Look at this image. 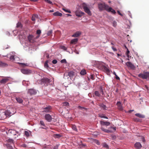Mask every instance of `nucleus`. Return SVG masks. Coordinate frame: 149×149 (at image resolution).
<instances>
[{"instance_id": "obj_29", "label": "nucleus", "mask_w": 149, "mask_h": 149, "mask_svg": "<svg viewBox=\"0 0 149 149\" xmlns=\"http://www.w3.org/2000/svg\"><path fill=\"white\" fill-rule=\"evenodd\" d=\"M16 100L19 103H22L23 102V100L20 97H16Z\"/></svg>"}, {"instance_id": "obj_38", "label": "nucleus", "mask_w": 149, "mask_h": 149, "mask_svg": "<svg viewBox=\"0 0 149 149\" xmlns=\"http://www.w3.org/2000/svg\"><path fill=\"white\" fill-rule=\"evenodd\" d=\"M71 127L72 129L75 131H77V129L76 128V126L74 125H72L71 126Z\"/></svg>"}, {"instance_id": "obj_36", "label": "nucleus", "mask_w": 149, "mask_h": 149, "mask_svg": "<svg viewBox=\"0 0 149 149\" xmlns=\"http://www.w3.org/2000/svg\"><path fill=\"white\" fill-rule=\"evenodd\" d=\"M146 76V79H149V72H144Z\"/></svg>"}, {"instance_id": "obj_50", "label": "nucleus", "mask_w": 149, "mask_h": 149, "mask_svg": "<svg viewBox=\"0 0 149 149\" xmlns=\"http://www.w3.org/2000/svg\"><path fill=\"white\" fill-rule=\"evenodd\" d=\"M20 65L23 66H26V64L24 63H19Z\"/></svg>"}, {"instance_id": "obj_10", "label": "nucleus", "mask_w": 149, "mask_h": 149, "mask_svg": "<svg viewBox=\"0 0 149 149\" xmlns=\"http://www.w3.org/2000/svg\"><path fill=\"white\" fill-rule=\"evenodd\" d=\"M10 77H6L2 79L0 81V83L1 84H5L9 80Z\"/></svg>"}, {"instance_id": "obj_30", "label": "nucleus", "mask_w": 149, "mask_h": 149, "mask_svg": "<svg viewBox=\"0 0 149 149\" xmlns=\"http://www.w3.org/2000/svg\"><path fill=\"white\" fill-rule=\"evenodd\" d=\"M38 16L37 15H33L32 16V20L33 21H35L36 18H38Z\"/></svg>"}, {"instance_id": "obj_20", "label": "nucleus", "mask_w": 149, "mask_h": 149, "mask_svg": "<svg viewBox=\"0 0 149 149\" xmlns=\"http://www.w3.org/2000/svg\"><path fill=\"white\" fill-rule=\"evenodd\" d=\"M103 68L104 70L105 71L107 74H108L110 72V70L106 66H104Z\"/></svg>"}, {"instance_id": "obj_56", "label": "nucleus", "mask_w": 149, "mask_h": 149, "mask_svg": "<svg viewBox=\"0 0 149 149\" xmlns=\"http://www.w3.org/2000/svg\"><path fill=\"white\" fill-rule=\"evenodd\" d=\"M117 12V13H118V14L119 15H121V16H123L122 14L120 13V12L118 10Z\"/></svg>"}, {"instance_id": "obj_17", "label": "nucleus", "mask_w": 149, "mask_h": 149, "mask_svg": "<svg viewBox=\"0 0 149 149\" xmlns=\"http://www.w3.org/2000/svg\"><path fill=\"white\" fill-rule=\"evenodd\" d=\"M135 147L137 149H140L142 147V145L140 142H136L134 144Z\"/></svg>"}, {"instance_id": "obj_60", "label": "nucleus", "mask_w": 149, "mask_h": 149, "mask_svg": "<svg viewBox=\"0 0 149 149\" xmlns=\"http://www.w3.org/2000/svg\"><path fill=\"white\" fill-rule=\"evenodd\" d=\"M22 146L25 148L27 147V145L26 144H23Z\"/></svg>"}, {"instance_id": "obj_9", "label": "nucleus", "mask_w": 149, "mask_h": 149, "mask_svg": "<svg viewBox=\"0 0 149 149\" xmlns=\"http://www.w3.org/2000/svg\"><path fill=\"white\" fill-rule=\"evenodd\" d=\"M75 13L76 15L78 17H81L84 15V13L78 10L76 11L75 12Z\"/></svg>"}, {"instance_id": "obj_49", "label": "nucleus", "mask_w": 149, "mask_h": 149, "mask_svg": "<svg viewBox=\"0 0 149 149\" xmlns=\"http://www.w3.org/2000/svg\"><path fill=\"white\" fill-rule=\"evenodd\" d=\"M63 10H64L65 11L66 13H71V11L70 10H68L65 9L64 8H63Z\"/></svg>"}, {"instance_id": "obj_26", "label": "nucleus", "mask_w": 149, "mask_h": 149, "mask_svg": "<svg viewBox=\"0 0 149 149\" xmlns=\"http://www.w3.org/2000/svg\"><path fill=\"white\" fill-rule=\"evenodd\" d=\"M99 105L100 107H101L102 108L103 110H104L107 109V107L104 104H100Z\"/></svg>"}, {"instance_id": "obj_2", "label": "nucleus", "mask_w": 149, "mask_h": 149, "mask_svg": "<svg viewBox=\"0 0 149 149\" xmlns=\"http://www.w3.org/2000/svg\"><path fill=\"white\" fill-rule=\"evenodd\" d=\"M16 112V111L14 108H11L9 110H7L5 112V115L7 117H9L12 115H13Z\"/></svg>"}, {"instance_id": "obj_51", "label": "nucleus", "mask_w": 149, "mask_h": 149, "mask_svg": "<svg viewBox=\"0 0 149 149\" xmlns=\"http://www.w3.org/2000/svg\"><path fill=\"white\" fill-rule=\"evenodd\" d=\"M61 48L65 50H66V48L64 46H62L61 47Z\"/></svg>"}, {"instance_id": "obj_6", "label": "nucleus", "mask_w": 149, "mask_h": 149, "mask_svg": "<svg viewBox=\"0 0 149 149\" xmlns=\"http://www.w3.org/2000/svg\"><path fill=\"white\" fill-rule=\"evenodd\" d=\"M126 65L129 68L132 70L135 69L136 67L133 64L130 62H127L126 63Z\"/></svg>"}, {"instance_id": "obj_63", "label": "nucleus", "mask_w": 149, "mask_h": 149, "mask_svg": "<svg viewBox=\"0 0 149 149\" xmlns=\"http://www.w3.org/2000/svg\"><path fill=\"white\" fill-rule=\"evenodd\" d=\"M56 135L58 136V137H60L61 136L60 134H57Z\"/></svg>"}, {"instance_id": "obj_62", "label": "nucleus", "mask_w": 149, "mask_h": 149, "mask_svg": "<svg viewBox=\"0 0 149 149\" xmlns=\"http://www.w3.org/2000/svg\"><path fill=\"white\" fill-rule=\"evenodd\" d=\"M112 128L114 131H116V127H111Z\"/></svg>"}, {"instance_id": "obj_25", "label": "nucleus", "mask_w": 149, "mask_h": 149, "mask_svg": "<svg viewBox=\"0 0 149 149\" xmlns=\"http://www.w3.org/2000/svg\"><path fill=\"white\" fill-rule=\"evenodd\" d=\"M53 15L55 16H61L62 15V14L61 13H60L58 12H56L54 13L53 14Z\"/></svg>"}, {"instance_id": "obj_8", "label": "nucleus", "mask_w": 149, "mask_h": 149, "mask_svg": "<svg viewBox=\"0 0 149 149\" xmlns=\"http://www.w3.org/2000/svg\"><path fill=\"white\" fill-rule=\"evenodd\" d=\"M21 72L24 74H30L31 72V70L26 69H22L21 70Z\"/></svg>"}, {"instance_id": "obj_40", "label": "nucleus", "mask_w": 149, "mask_h": 149, "mask_svg": "<svg viewBox=\"0 0 149 149\" xmlns=\"http://www.w3.org/2000/svg\"><path fill=\"white\" fill-rule=\"evenodd\" d=\"M78 108L79 109H81L82 110H83V109H84L85 110H87V108H85V107H81L80 106H79L78 107Z\"/></svg>"}, {"instance_id": "obj_33", "label": "nucleus", "mask_w": 149, "mask_h": 149, "mask_svg": "<svg viewBox=\"0 0 149 149\" xmlns=\"http://www.w3.org/2000/svg\"><path fill=\"white\" fill-rule=\"evenodd\" d=\"M80 74L81 75H84L86 74V70L84 69H83L80 72Z\"/></svg>"}, {"instance_id": "obj_12", "label": "nucleus", "mask_w": 149, "mask_h": 149, "mask_svg": "<svg viewBox=\"0 0 149 149\" xmlns=\"http://www.w3.org/2000/svg\"><path fill=\"white\" fill-rule=\"evenodd\" d=\"M45 119L48 122H50L52 120V116L49 114H46L45 115Z\"/></svg>"}, {"instance_id": "obj_42", "label": "nucleus", "mask_w": 149, "mask_h": 149, "mask_svg": "<svg viewBox=\"0 0 149 149\" xmlns=\"http://www.w3.org/2000/svg\"><path fill=\"white\" fill-rule=\"evenodd\" d=\"M130 53V51L128 49H127V51L126 53V54L127 55V56L128 58H129V54Z\"/></svg>"}, {"instance_id": "obj_16", "label": "nucleus", "mask_w": 149, "mask_h": 149, "mask_svg": "<svg viewBox=\"0 0 149 149\" xmlns=\"http://www.w3.org/2000/svg\"><path fill=\"white\" fill-rule=\"evenodd\" d=\"M42 82L44 84H48L50 82V80L47 78H44L42 80Z\"/></svg>"}, {"instance_id": "obj_46", "label": "nucleus", "mask_w": 149, "mask_h": 149, "mask_svg": "<svg viewBox=\"0 0 149 149\" xmlns=\"http://www.w3.org/2000/svg\"><path fill=\"white\" fill-rule=\"evenodd\" d=\"M61 62L62 63H66L67 62L66 60L65 59H63L61 60Z\"/></svg>"}, {"instance_id": "obj_37", "label": "nucleus", "mask_w": 149, "mask_h": 149, "mask_svg": "<svg viewBox=\"0 0 149 149\" xmlns=\"http://www.w3.org/2000/svg\"><path fill=\"white\" fill-rule=\"evenodd\" d=\"M95 95L97 97H99L100 96V94L98 91H96L95 92Z\"/></svg>"}, {"instance_id": "obj_55", "label": "nucleus", "mask_w": 149, "mask_h": 149, "mask_svg": "<svg viewBox=\"0 0 149 149\" xmlns=\"http://www.w3.org/2000/svg\"><path fill=\"white\" fill-rule=\"evenodd\" d=\"M100 92L102 94V95H103L104 94V92L103 91L102 89L101 88L100 89Z\"/></svg>"}, {"instance_id": "obj_5", "label": "nucleus", "mask_w": 149, "mask_h": 149, "mask_svg": "<svg viewBox=\"0 0 149 149\" xmlns=\"http://www.w3.org/2000/svg\"><path fill=\"white\" fill-rule=\"evenodd\" d=\"M28 39L29 41L31 43H34L35 42V40L36 39V37H34L33 35H29L28 36Z\"/></svg>"}, {"instance_id": "obj_13", "label": "nucleus", "mask_w": 149, "mask_h": 149, "mask_svg": "<svg viewBox=\"0 0 149 149\" xmlns=\"http://www.w3.org/2000/svg\"><path fill=\"white\" fill-rule=\"evenodd\" d=\"M37 92L36 90L33 89H28V93L30 95H35L36 94Z\"/></svg>"}, {"instance_id": "obj_23", "label": "nucleus", "mask_w": 149, "mask_h": 149, "mask_svg": "<svg viewBox=\"0 0 149 149\" xmlns=\"http://www.w3.org/2000/svg\"><path fill=\"white\" fill-rule=\"evenodd\" d=\"M138 77L143 79H146V77L144 72L143 74H139Z\"/></svg>"}, {"instance_id": "obj_54", "label": "nucleus", "mask_w": 149, "mask_h": 149, "mask_svg": "<svg viewBox=\"0 0 149 149\" xmlns=\"http://www.w3.org/2000/svg\"><path fill=\"white\" fill-rule=\"evenodd\" d=\"M103 146L105 148H108V146L105 143L103 144Z\"/></svg>"}, {"instance_id": "obj_3", "label": "nucleus", "mask_w": 149, "mask_h": 149, "mask_svg": "<svg viewBox=\"0 0 149 149\" xmlns=\"http://www.w3.org/2000/svg\"><path fill=\"white\" fill-rule=\"evenodd\" d=\"M109 6L106 4L104 3H99L98 4V7L100 10H107L109 7Z\"/></svg>"}, {"instance_id": "obj_58", "label": "nucleus", "mask_w": 149, "mask_h": 149, "mask_svg": "<svg viewBox=\"0 0 149 149\" xmlns=\"http://www.w3.org/2000/svg\"><path fill=\"white\" fill-rule=\"evenodd\" d=\"M112 49L114 51H117V49L116 48L114 47L113 46L112 47Z\"/></svg>"}, {"instance_id": "obj_39", "label": "nucleus", "mask_w": 149, "mask_h": 149, "mask_svg": "<svg viewBox=\"0 0 149 149\" xmlns=\"http://www.w3.org/2000/svg\"><path fill=\"white\" fill-rule=\"evenodd\" d=\"M40 123L41 125L42 126L44 127H46L43 121L40 120Z\"/></svg>"}, {"instance_id": "obj_21", "label": "nucleus", "mask_w": 149, "mask_h": 149, "mask_svg": "<svg viewBox=\"0 0 149 149\" xmlns=\"http://www.w3.org/2000/svg\"><path fill=\"white\" fill-rule=\"evenodd\" d=\"M8 65L7 63L0 61V67H7Z\"/></svg>"}, {"instance_id": "obj_4", "label": "nucleus", "mask_w": 149, "mask_h": 149, "mask_svg": "<svg viewBox=\"0 0 149 149\" xmlns=\"http://www.w3.org/2000/svg\"><path fill=\"white\" fill-rule=\"evenodd\" d=\"M82 7L84 11L89 15H91V13L89 9L88 8L87 5L85 3H83L82 4Z\"/></svg>"}, {"instance_id": "obj_14", "label": "nucleus", "mask_w": 149, "mask_h": 149, "mask_svg": "<svg viewBox=\"0 0 149 149\" xmlns=\"http://www.w3.org/2000/svg\"><path fill=\"white\" fill-rule=\"evenodd\" d=\"M116 104L118 107V108L119 110L120 111H122L123 110V107L122 106L121 103L119 102H117Z\"/></svg>"}, {"instance_id": "obj_34", "label": "nucleus", "mask_w": 149, "mask_h": 149, "mask_svg": "<svg viewBox=\"0 0 149 149\" xmlns=\"http://www.w3.org/2000/svg\"><path fill=\"white\" fill-rule=\"evenodd\" d=\"M22 25L20 22H18L17 24L16 27L17 28H22Z\"/></svg>"}, {"instance_id": "obj_52", "label": "nucleus", "mask_w": 149, "mask_h": 149, "mask_svg": "<svg viewBox=\"0 0 149 149\" xmlns=\"http://www.w3.org/2000/svg\"><path fill=\"white\" fill-rule=\"evenodd\" d=\"M52 33V31H49L47 33V34L48 36L50 35Z\"/></svg>"}, {"instance_id": "obj_11", "label": "nucleus", "mask_w": 149, "mask_h": 149, "mask_svg": "<svg viewBox=\"0 0 149 149\" xmlns=\"http://www.w3.org/2000/svg\"><path fill=\"white\" fill-rule=\"evenodd\" d=\"M52 107L50 106H49L45 108H43L44 110L42 111V112H45L46 113H49L51 111Z\"/></svg>"}, {"instance_id": "obj_61", "label": "nucleus", "mask_w": 149, "mask_h": 149, "mask_svg": "<svg viewBox=\"0 0 149 149\" xmlns=\"http://www.w3.org/2000/svg\"><path fill=\"white\" fill-rule=\"evenodd\" d=\"M96 143L98 144V145H100V143L99 142H98V141L97 140H96Z\"/></svg>"}, {"instance_id": "obj_7", "label": "nucleus", "mask_w": 149, "mask_h": 149, "mask_svg": "<svg viewBox=\"0 0 149 149\" xmlns=\"http://www.w3.org/2000/svg\"><path fill=\"white\" fill-rule=\"evenodd\" d=\"M6 118L5 112L2 110H0V119H4Z\"/></svg>"}, {"instance_id": "obj_28", "label": "nucleus", "mask_w": 149, "mask_h": 149, "mask_svg": "<svg viewBox=\"0 0 149 149\" xmlns=\"http://www.w3.org/2000/svg\"><path fill=\"white\" fill-rule=\"evenodd\" d=\"M11 145V144H10L9 143L5 144L6 146L8 149H13V147Z\"/></svg>"}, {"instance_id": "obj_45", "label": "nucleus", "mask_w": 149, "mask_h": 149, "mask_svg": "<svg viewBox=\"0 0 149 149\" xmlns=\"http://www.w3.org/2000/svg\"><path fill=\"white\" fill-rule=\"evenodd\" d=\"M24 134L26 136H29V132L27 131H25L24 132Z\"/></svg>"}, {"instance_id": "obj_57", "label": "nucleus", "mask_w": 149, "mask_h": 149, "mask_svg": "<svg viewBox=\"0 0 149 149\" xmlns=\"http://www.w3.org/2000/svg\"><path fill=\"white\" fill-rule=\"evenodd\" d=\"M91 79L92 80H93L94 79V76L93 75H91Z\"/></svg>"}, {"instance_id": "obj_19", "label": "nucleus", "mask_w": 149, "mask_h": 149, "mask_svg": "<svg viewBox=\"0 0 149 149\" xmlns=\"http://www.w3.org/2000/svg\"><path fill=\"white\" fill-rule=\"evenodd\" d=\"M81 34V33L79 31H77L72 36L73 37L76 38L79 36Z\"/></svg>"}, {"instance_id": "obj_18", "label": "nucleus", "mask_w": 149, "mask_h": 149, "mask_svg": "<svg viewBox=\"0 0 149 149\" xmlns=\"http://www.w3.org/2000/svg\"><path fill=\"white\" fill-rule=\"evenodd\" d=\"M107 11L109 12H111L113 14H115L116 13V11L112 8L110 7L109 6Z\"/></svg>"}, {"instance_id": "obj_53", "label": "nucleus", "mask_w": 149, "mask_h": 149, "mask_svg": "<svg viewBox=\"0 0 149 149\" xmlns=\"http://www.w3.org/2000/svg\"><path fill=\"white\" fill-rule=\"evenodd\" d=\"M52 63H53L54 64H55L57 63V61L56 60H53V61H52Z\"/></svg>"}, {"instance_id": "obj_64", "label": "nucleus", "mask_w": 149, "mask_h": 149, "mask_svg": "<svg viewBox=\"0 0 149 149\" xmlns=\"http://www.w3.org/2000/svg\"><path fill=\"white\" fill-rule=\"evenodd\" d=\"M54 12V10H50L49 11L50 12Z\"/></svg>"}, {"instance_id": "obj_31", "label": "nucleus", "mask_w": 149, "mask_h": 149, "mask_svg": "<svg viewBox=\"0 0 149 149\" xmlns=\"http://www.w3.org/2000/svg\"><path fill=\"white\" fill-rule=\"evenodd\" d=\"M41 33V31L40 30H38L36 31V33L38 35L36 37V39H37L40 37V34Z\"/></svg>"}, {"instance_id": "obj_24", "label": "nucleus", "mask_w": 149, "mask_h": 149, "mask_svg": "<svg viewBox=\"0 0 149 149\" xmlns=\"http://www.w3.org/2000/svg\"><path fill=\"white\" fill-rule=\"evenodd\" d=\"M135 115L140 118H144L145 117L144 115L139 113H136Z\"/></svg>"}, {"instance_id": "obj_27", "label": "nucleus", "mask_w": 149, "mask_h": 149, "mask_svg": "<svg viewBox=\"0 0 149 149\" xmlns=\"http://www.w3.org/2000/svg\"><path fill=\"white\" fill-rule=\"evenodd\" d=\"M8 143H10L11 144L14 145L13 140L12 139H9L7 141Z\"/></svg>"}, {"instance_id": "obj_35", "label": "nucleus", "mask_w": 149, "mask_h": 149, "mask_svg": "<svg viewBox=\"0 0 149 149\" xmlns=\"http://www.w3.org/2000/svg\"><path fill=\"white\" fill-rule=\"evenodd\" d=\"M99 116L101 118H105L108 119V118L105 116H104V115L102 114H98Z\"/></svg>"}, {"instance_id": "obj_48", "label": "nucleus", "mask_w": 149, "mask_h": 149, "mask_svg": "<svg viewBox=\"0 0 149 149\" xmlns=\"http://www.w3.org/2000/svg\"><path fill=\"white\" fill-rule=\"evenodd\" d=\"M45 1L47 3H48L49 4H52V2H51L50 1V0H45Z\"/></svg>"}, {"instance_id": "obj_43", "label": "nucleus", "mask_w": 149, "mask_h": 149, "mask_svg": "<svg viewBox=\"0 0 149 149\" xmlns=\"http://www.w3.org/2000/svg\"><path fill=\"white\" fill-rule=\"evenodd\" d=\"M117 22L115 21H114L113 22V26L114 27H116L117 26Z\"/></svg>"}, {"instance_id": "obj_44", "label": "nucleus", "mask_w": 149, "mask_h": 149, "mask_svg": "<svg viewBox=\"0 0 149 149\" xmlns=\"http://www.w3.org/2000/svg\"><path fill=\"white\" fill-rule=\"evenodd\" d=\"M63 105L64 106H67L69 105V103L67 102H64L63 103Z\"/></svg>"}, {"instance_id": "obj_59", "label": "nucleus", "mask_w": 149, "mask_h": 149, "mask_svg": "<svg viewBox=\"0 0 149 149\" xmlns=\"http://www.w3.org/2000/svg\"><path fill=\"white\" fill-rule=\"evenodd\" d=\"M115 78H116V79L117 80H120V79L119 77L117 75L116 76Z\"/></svg>"}, {"instance_id": "obj_1", "label": "nucleus", "mask_w": 149, "mask_h": 149, "mask_svg": "<svg viewBox=\"0 0 149 149\" xmlns=\"http://www.w3.org/2000/svg\"><path fill=\"white\" fill-rule=\"evenodd\" d=\"M100 124L102 125L101 127V129L102 131L106 133H111L112 131L111 130H107L105 129L102 126L106 125L107 126H108L110 124L109 122H104L102 121H100Z\"/></svg>"}, {"instance_id": "obj_32", "label": "nucleus", "mask_w": 149, "mask_h": 149, "mask_svg": "<svg viewBox=\"0 0 149 149\" xmlns=\"http://www.w3.org/2000/svg\"><path fill=\"white\" fill-rule=\"evenodd\" d=\"M68 75L70 77H72L74 75V72L72 71H70L68 73Z\"/></svg>"}, {"instance_id": "obj_41", "label": "nucleus", "mask_w": 149, "mask_h": 149, "mask_svg": "<svg viewBox=\"0 0 149 149\" xmlns=\"http://www.w3.org/2000/svg\"><path fill=\"white\" fill-rule=\"evenodd\" d=\"M44 66L46 68H47L48 67V61H46L44 64Z\"/></svg>"}, {"instance_id": "obj_22", "label": "nucleus", "mask_w": 149, "mask_h": 149, "mask_svg": "<svg viewBox=\"0 0 149 149\" xmlns=\"http://www.w3.org/2000/svg\"><path fill=\"white\" fill-rule=\"evenodd\" d=\"M78 41V38H74L71 40L70 41V43L75 44Z\"/></svg>"}, {"instance_id": "obj_15", "label": "nucleus", "mask_w": 149, "mask_h": 149, "mask_svg": "<svg viewBox=\"0 0 149 149\" xmlns=\"http://www.w3.org/2000/svg\"><path fill=\"white\" fill-rule=\"evenodd\" d=\"M8 132L9 133L13 134L14 135H16L17 133H19V132H16L15 130L13 129L9 130L8 131Z\"/></svg>"}, {"instance_id": "obj_47", "label": "nucleus", "mask_w": 149, "mask_h": 149, "mask_svg": "<svg viewBox=\"0 0 149 149\" xmlns=\"http://www.w3.org/2000/svg\"><path fill=\"white\" fill-rule=\"evenodd\" d=\"M10 59L11 60H12L13 61L14 60H15L14 56L13 55L11 56L10 58Z\"/></svg>"}]
</instances>
